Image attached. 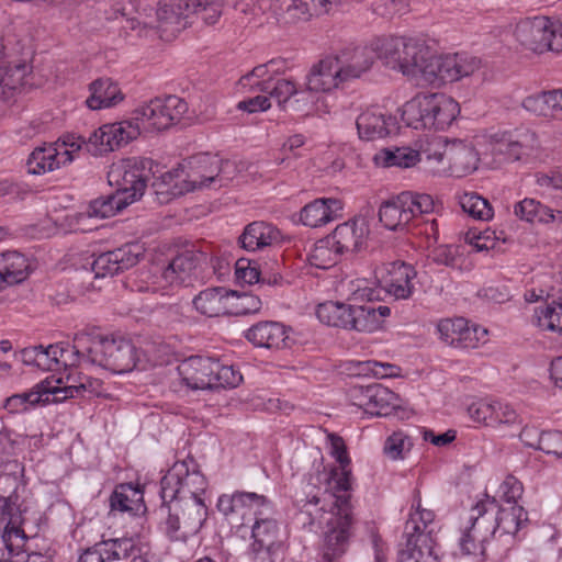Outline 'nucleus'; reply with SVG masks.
Here are the masks:
<instances>
[{
	"label": "nucleus",
	"instance_id": "obj_2",
	"mask_svg": "<svg viewBox=\"0 0 562 562\" xmlns=\"http://www.w3.org/2000/svg\"><path fill=\"white\" fill-rule=\"evenodd\" d=\"M375 44L379 58L387 67L434 87L469 77L481 67V60L474 56L435 55L423 41L412 37L376 38Z\"/></svg>",
	"mask_w": 562,
	"mask_h": 562
},
{
	"label": "nucleus",
	"instance_id": "obj_41",
	"mask_svg": "<svg viewBox=\"0 0 562 562\" xmlns=\"http://www.w3.org/2000/svg\"><path fill=\"white\" fill-rule=\"evenodd\" d=\"M430 94H417L407 101L402 108L403 122L415 130L428 128L430 117Z\"/></svg>",
	"mask_w": 562,
	"mask_h": 562
},
{
	"label": "nucleus",
	"instance_id": "obj_19",
	"mask_svg": "<svg viewBox=\"0 0 562 562\" xmlns=\"http://www.w3.org/2000/svg\"><path fill=\"white\" fill-rule=\"evenodd\" d=\"M540 148L536 132L524 128L514 133L499 135L494 145V151L505 156L506 160L516 161L522 156L530 155Z\"/></svg>",
	"mask_w": 562,
	"mask_h": 562
},
{
	"label": "nucleus",
	"instance_id": "obj_54",
	"mask_svg": "<svg viewBox=\"0 0 562 562\" xmlns=\"http://www.w3.org/2000/svg\"><path fill=\"white\" fill-rule=\"evenodd\" d=\"M105 218V199L98 198L90 202L87 210L76 215V231L89 232L98 228L99 225H92L90 221H102Z\"/></svg>",
	"mask_w": 562,
	"mask_h": 562
},
{
	"label": "nucleus",
	"instance_id": "obj_4",
	"mask_svg": "<svg viewBox=\"0 0 562 562\" xmlns=\"http://www.w3.org/2000/svg\"><path fill=\"white\" fill-rule=\"evenodd\" d=\"M23 474L24 467L18 460H10L0 465V530L2 542L12 555H20L26 541L22 529L24 519L16 507V491Z\"/></svg>",
	"mask_w": 562,
	"mask_h": 562
},
{
	"label": "nucleus",
	"instance_id": "obj_29",
	"mask_svg": "<svg viewBox=\"0 0 562 562\" xmlns=\"http://www.w3.org/2000/svg\"><path fill=\"white\" fill-rule=\"evenodd\" d=\"M110 514L119 512L131 516L144 513V491L138 484L121 483L115 486L110 496Z\"/></svg>",
	"mask_w": 562,
	"mask_h": 562
},
{
	"label": "nucleus",
	"instance_id": "obj_7",
	"mask_svg": "<svg viewBox=\"0 0 562 562\" xmlns=\"http://www.w3.org/2000/svg\"><path fill=\"white\" fill-rule=\"evenodd\" d=\"M207 482L198 469L195 461L188 458L177 461L160 481V497L162 503L191 499L204 501Z\"/></svg>",
	"mask_w": 562,
	"mask_h": 562
},
{
	"label": "nucleus",
	"instance_id": "obj_1",
	"mask_svg": "<svg viewBox=\"0 0 562 562\" xmlns=\"http://www.w3.org/2000/svg\"><path fill=\"white\" fill-rule=\"evenodd\" d=\"M330 454L339 463L330 472L316 469L315 477L311 475V484H324L323 496L313 495L303 505L300 519L304 527L313 530L317 522L322 529L318 546V562H336L341 559L350 547L355 536L357 519L351 504V470L350 459L341 437L334 434L327 436Z\"/></svg>",
	"mask_w": 562,
	"mask_h": 562
},
{
	"label": "nucleus",
	"instance_id": "obj_26",
	"mask_svg": "<svg viewBox=\"0 0 562 562\" xmlns=\"http://www.w3.org/2000/svg\"><path fill=\"white\" fill-rule=\"evenodd\" d=\"M521 106L548 121L562 120V88L530 94L521 101Z\"/></svg>",
	"mask_w": 562,
	"mask_h": 562
},
{
	"label": "nucleus",
	"instance_id": "obj_23",
	"mask_svg": "<svg viewBox=\"0 0 562 562\" xmlns=\"http://www.w3.org/2000/svg\"><path fill=\"white\" fill-rule=\"evenodd\" d=\"M417 272L413 266L405 262H391L386 276L382 278V289L395 300H407L414 292V279Z\"/></svg>",
	"mask_w": 562,
	"mask_h": 562
},
{
	"label": "nucleus",
	"instance_id": "obj_18",
	"mask_svg": "<svg viewBox=\"0 0 562 562\" xmlns=\"http://www.w3.org/2000/svg\"><path fill=\"white\" fill-rule=\"evenodd\" d=\"M356 405L372 416H386L398 405L397 395L382 384H370L353 389Z\"/></svg>",
	"mask_w": 562,
	"mask_h": 562
},
{
	"label": "nucleus",
	"instance_id": "obj_55",
	"mask_svg": "<svg viewBox=\"0 0 562 562\" xmlns=\"http://www.w3.org/2000/svg\"><path fill=\"white\" fill-rule=\"evenodd\" d=\"M138 261V256L133 254L130 246H123L115 250H108V274H115Z\"/></svg>",
	"mask_w": 562,
	"mask_h": 562
},
{
	"label": "nucleus",
	"instance_id": "obj_10",
	"mask_svg": "<svg viewBox=\"0 0 562 562\" xmlns=\"http://www.w3.org/2000/svg\"><path fill=\"white\" fill-rule=\"evenodd\" d=\"M496 508L495 498L487 497L470 509L468 524L460 538V548L464 554L481 552L482 544L497 533Z\"/></svg>",
	"mask_w": 562,
	"mask_h": 562
},
{
	"label": "nucleus",
	"instance_id": "obj_62",
	"mask_svg": "<svg viewBox=\"0 0 562 562\" xmlns=\"http://www.w3.org/2000/svg\"><path fill=\"white\" fill-rule=\"evenodd\" d=\"M404 195L411 201L412 220L417 215L429 214L435 209V202L431 195L425 193L404 192Z\"/></svg>",
	"mask_w": 562,
	"mask_h": 562
},
{
	"label": "nucleus",
	"instance_id": "obj_16",
	"mask_svg": "<svg viewBox=\"0 0 562 562\" xmlns=\"http://www.w3.org/2000/svg\"><path fill=\"white\" fill-rule=\"evenodd\" d=\"M206 4L207 0H161L156 10L157 27L162 31H180Z\"/></svg>",
	"mask_w": 562,
	"mask_h": 562
},
{
	"label": "nucleus",
	"instance_id": "obj_17",
	"mask_svg": "<svg viewBox=\"0 0 562 562\" xmlns=\"http://www.w3.org/2000/svg\"><path fill=\"white\" fill-rule=\"evenodd\" d=\"M345 83L359 79L369 71L378 56L375 40L370 45L347 47L334 55Z\"/></svg>",
	"mask_w": 562,
	"mask_h": 562
},
{
	"label": "nucleus",
	"instance_id": "obj_50",
	"mask_svg": "<svg viewBox=\"0 0 562 562\" xmlns=\"http://www.w3.org/2000/svg\"><path fill=\"white\" fill-rule=\"evenodd\" d=\"M261 300L250 293L228 291L227 315H248L260 311Z\"/></svg>",
	"mask_w": 562,
	"mask_h": 562
},
{
	"label": "nucleus",
	"instance_id": "obj_6",
	"mask_svg": "<svg viewBox=\"0 0 562 562\" xmlns=\"http://www.w3.org/2000/svg\"><path fill=\"white\" fill-rule=\"evenodd\" d=\"M4 64L0 68V115L15 102L31 74L32 49L27 38L7 33L1 44Z\"/></svg>",
	"mask_w": 562,
	"mask_h": 562
},
{
	"label": "nucleus",
	"instance_id": "obj_32",
	"mask_svg": "<svg viewBox=\"0 0 562 562\" xmlns=\"http://www.w3.org/2000/svg\"><path fill=\"white\" fill-rule=\"evenodd\" d=\"M368 228L363 221H349L338 225L328 236L331 245L340 254L358 251L363 245Z\"/></svg>",
	"mask_w": 562,
	"mask_h": 562
},
{
	"label": "nucleus",
	"instance_id": "obj_46",
	"mask_svg": "<svg viewBox=\"0 0 562 562\" xmlns=\"http://www.w3.org/2000/svg\"><path fill=\"white\" fill-rule=\"evenodd\" d=\"M351 305L338 301H327L316 308L317 318L328 325L349 329Z\"/></svg>",
	"mask_w": 562,
	"mask_h": 562
},
{
	"label": "nucleus",
	"instance_id": "obj_3",
	"mask_svg": "<svg viewBox=\"0 0 562 562\" xmlns=\"http://www.w3.org/2000/svg\"><path fill=\"white\" fill-rule=\"evenodd\" d=\"M235 164L222 161L217 156L199 154L190 157L179 168L162 175V182L178 193L196 189H218L234 179Z\"/></svg>",
	"mask_w": 562,
	"mask_h": 562
},
{
	"label": "nucleus",
	"instance_id": "obj_25",
	"mask_svg": "<svg viewBox=\"0 0 562 562\" xmlns=\"http://www.w3.org/2000/svg\"><path fill=\"white\" fill-rule=\"evenodd\" d=\"M356 126L361 139L374 140L384 138L394 130L395 119L379 108H370L358 115Z\"/></svg>",
	"mask_w": 562,
	"mask_h": 562
},
{
	"label": "nucleus",
	"instance_id": "obj_8",
	"mask_svg": "<svg viewBox=\"0 0 562 562\" xmlns=\"http://www.w3.org/2000/svg\"><path fill=\"white\" fill-rule=\"evenodd\" d=\"M513 35L525 48L542 54L562 52V21L547 15L526 16L515 24Z\"/></svg>",
	"mask_w": 562,
	"mask_h": 562
},
{
	"label": "nucleus",
	"instance_id": "obj_45",
	"mask_svg": "<svg viewBox=\"0 0 562 562\" xmlns=\"http://www.w3.org/2000/svg\"><path fill=\"white\" fill-rule=\"evenodd\" d=\"M0 274L8 284L23 281L29 274L27 259L18 251L0 254Z\"/></svg>",
	"mask_w": 562,
	"mask_h": 562
},
{
	"label": "nucleus",
	"instance_id": "obj_31",
	"mask_svg": "<svg viewBox=\"0 0 562 562\" xmlns=\"http://www.w3.org/2000/svg\"><path fill=\"white\" fill-rule=\"evenodd\" d=\"M434 518V512L420 509V505H417L416 512L411 514V517L405 525L406 550H402L400 552L398 562L401 561L402 555L415 553L416 551L425 555L428 553L432 554L430 550L427 552L422 550V548L418 547V543L427 540L428 535H426L424 530L432 522Z\"/></svg>",
	"mask_w": 562,
	"mask_h": 562
},
{
	"label": "nucleus",
	"instance_id": "obj_38",
	"mask_svg": "<svg viewBox=\"0 0 562 562\" xmlns=\"http://www.w3.org/2000/svg\"><path fill=\"white\" fill-rule=\"evenodd\" d=\"M428 109L430 110L428 130H445L460 112L459 104L443 93H431Z\"/></svg>",
	"mask_w": 562,
	"mask_h": 562
},
{
	"label": "nucleus",
	"instance_id": "obj_27",
	"mask_svg": "<svg viewBox=\"0 0 562 562\" xmlns=\"http://www.w3.org/2000/svg\"><path fill=\"white\" fill-rule=\"evenodd\" d=\"M334 56H327L314 65L306 76L305 86L316 92H329L345 85Z\"/></svg>",
	"mask_w": 562,
	"mask_h": 562
},
{
	"label": "nucleus",
	"instance_id": "obj_39",
	"mask_svg": "<svg viewBox=\"0 0 562 562\" xmlns=\"http://www.w3.org/2000/svg\"><path fill=\"white\" fill-rule=\"evenodd\" d=\"M193 305L199 313L207 317L226 315L228 290L221 286L205 289L193 299Z\"/></svg>",
	"mask_w": 562,
	"mask_h": 562
},
{
	"label": "nucleus",
	"instance_id": "obj_56",
	"mask_svg": "<svg viewBox=\"0 0 562 562\" xmlns=\"http://www.w3.org/2000/svg\"><path fill=\"white\" fill-rule=\"evenodd\" d=\"M263 92L268 93L269 98L274 99L279 106L286 108L290 106V102L297 92V87L290 79L277 78L272 81L270 88Z\"/></svg>",
	"mask_w": 562,
	"mask_h": 562
},
{
	"label": "nucleus",
	"instance_id": "obj_12",
	"mask_svg": "<svg viewBox=\"0 0 562 562\" xmlns=\"http://www.w3.org/2000/svg\"><path fill=\"white\" fill-rule=\"evenodd\" d=\"M188 111L187 102L177 97L156 98L134 111V120L144 132H160L177 124Z\"/></svg>",
	"mask_w": 562,
	"mask_h": 562
},
{
	"label": "nucleus",
	"instance_id": "obj_11",
	"mask_svg": "<svg viewBox=\"0 0 562 562\" xmlns=\"http://www.w3.org/2000/svg\"><path fill=\"white\" fill-rule=\"evenodd\" d=\"M162 505L168 509L165 532L172 541H186L195 535L207 516L204 501L176 499L173 503H162Z\"/></svg>",
	"mask_w": 562,
	"mask_h": 562
},
{
	"label": "nucleus",
	"instance_id": "obj_24",
	"mask_svg": "<svg viewBox=\"0 0 562 562\" xmlns=\"http://www.w3.org/2000/svg\"><path fill=\"white\" fill-rule=\"evenodd\" d=\"M246 339L256 347L282 349L290 347L288 328L278 322H260L248 328Z\"/></svg>",
	"mask_w": 562,
	"mask_h": 562
},
{
	"label": "nucleus",
	"instance_id": "obj_52",
	"mask_svg": "<svg viewBox=\"0 0 562 562\" xmlns=\"http://www.w3.org/2000/svg\"><path fill=\"white\" fill-rule=\"evenodd\" d=\"M340 256V251H337V248L326 237L315 245L310 255V262L316 268L328 269L338 262Z\"/></svg>",
	"mask_w": 562,
	"mask_h": 562
},
{
	"label": "nucleus",
	"instance_id": "obj_15",
	"mask_svg": "<svg viewBox=\"0 0 562 562\" xmlns=\"http://www.w3.org/2000/svg\"><path fill=\"white\" fill-rule=\"evenodd\" d=\"M65 368L63 373L53 374L43 382H49L52 392H47L50 402H63L80 394L81 391H89L92 394L100 395L102 391V381L88 376H80L75 371Z\"/></svg>",
	"mask_w": 562,
	"mask_h": 562
},
{
	"label": "nucleus",
	"instance_id": "obj_43",
	"mask_svg": "<svg viewBox=\"0 0 562 562\" xmlns=\"http://www.w3.org/2000/svg\"><path fill=\"white\" fill-rule=\"evenodd\" d=\"M144 132L140 123L132 120H123L108 124V150L120 149L135 140Z\"/></svg>",
	"mask_w": 562,
	"mask_h": 562
},
{
	"label": "nucleus",
	"instance_id": "obj_36",
	"mask_svg": "<svg viewBox=\"0 0 562 562\" xmlns=\"http://www.w3.org/2000/svg\"><path fill=\"white\" fill-rule=\"evenodd\" d=\"M411 204L404 192L383 202L379 209L380 222L390 231L403 228L412 221Z\"/></svg>",
	"mask_w": 562,
	"mask_h": 562
},
{
	"label": "nucleus",
	"instance_id": "obj_61",
	"mask_svg": "<svg viewBox=\"0 0 562 562\" xmlns=\"http://www.w3.org/2000/svg\"><path fill=\"white\" fill-rule=\"evenodd\" d=\"M493 418L490 426H498L502 424L512 425L519 420V415L513 406L507 403L493 402Z\"/></svg>",
	"mask_w": 562,
	"mask_h": 562
},
{
	"label": "nucleus",
	"instance_id": "obj_34",
	"mask_svg": "<svg viewBox=\"0 0 562 562\" xmlns=\"http://www.w3.org/2000/svg\"><path fill=\"white\" fill-rule=\"evenodd\" d=\"M136 363V350L130 339L113 335L108 339V370L121 374L131 371Z\"/></svg>",
	"mask_w": 562,
	"mask_h": 562
},
{
	"label": "nucleus",
	"instance_id": "obj_53",
	"mask_svg": "<svg viewBox=\"0 0 562 562\" xmlns=\"http://www.w3.org/2000/svg\"><path fill=\"white\" fill-rule=\"evenodd\" d=\"M212 374V390L218 387H237L243 382L241 373L233 366H226L214 360Z\"/></svg>",
	"mask_w": 562,
	"mask_h": 562
},
{
	"label": "nucleus",
	"instance_id": "obj_64",
	"mask_svg": "<svg viewBox=\"0 0 562 562\" xmlns=\"http://www.w3.org/2000/svg\"><path fill=\"white\" fill-rule=\"evenodd\" d=\"M493 413V402L480 400L468 406V414L473 422L482 423L487 426L491 424Z\"/></svg>",
	"mask_w": 562,
	"mask_h": 562
},
{
	"label": "nucleus",
	"instance_id": "obj_59",
	"mask_svg": "<svg viewBox=\"0 0 562 562\" xmlns=\"http://www.w3.org/2000/svg\"><path fill=\"white\" fill-rule=\"evenodd\" d=\"M411 447L409 438L403 431H395L385 440L383 451L391 460H398L404 458V453L409 451Z\"/></svg>",
	"mask_w": 562,
	"mask_h": 562
},
{
	"label": "nucleus",
	"instance_id": "obj_5",
	"mask_svg": "<svg viewBox=\"0 0 562 562\" xmlns=\"http://www.w3.org/2000/svg\"><path fill=\"white\" fill-rule=\"evenodd\" d=\"M154 161L132 157L113 162L108 170V184L116 191L108 195V216L116 215L140 199L153 173Z\"/></svg>",
	"mask_w": 562,
	"mask_h": 562
},
{
	"label": "nucleus",
	"instance_id": "obj_14",
	"mask_svg": "<svg viewBox=\"0 0 562 562\" xmlns=\"http://www.w3.org/2000/svg\"><path fill=\"white\" fill-rule=\"evenodd\" d=\"M440 339L458 349H474L486 341L487 330L470 325L463 317L442 319L437 325Z\"/></svg>",
	"mask_w": 562,
	"mask_h": 562
},
{
	"label": "nucleus",
	"instance_id": "obj_60",
	"mask_svg": "<svg viewBox=\"0 0 562 562\" xmlns=\"http://www.w3.org/2000/svg\"><path fill=\"white\" fill-rule=\"evenodd\" d=\"M235 276L239 282L254 284L258 282H266V279H260V270L257 262L246 258H240L235 263Z\"/></svg>",
	"mask_w": 562,
	"mask_h": 562
},
{
	"label": "nucleus",
	"instance_id": "obj_28",
	"mask_svg": "<svg viewBox=\"0 0 562 562\" xmlns=\"http://www.w3.org/2000/svg\"><path fill=\"white\" fill-rule=\"evenodd\" d=\"M342 202L335 198H319L306 204L300 213V221L310 227L326 225L340 216Z\"/></svg>",
	"mask_w": 562,
	"mask_h": 562
},
{
	"label": "nucleus",
	"instance_id": "obj_44",
	"mask_svg": "<svg viewBox=\"0 0 562 562\" xmlns=\"http://www.w3.org/2000/svg\"><path fill=\"white\" fill-rule=\"evenodd\" d=\"M420 159L417 150L407 147L383 148L373 156V161L376 166L389 168H411L414 167Z\"/></svg>",
	"mask_w": 562,
	"mask_h": 562
},
{
	"label": "nucleus",
	"instance_id": "obj_47",
	"mask_svg": "<svg viewBox=\"0 0 562 562\" xmlns=\"http://www.w3.org/2000/svg\"><path fill=\"white\" fill-rule=\"evenodd\" d=\"M273 514L274 509L273 506H271L269 514L260 515L250 525H248L251 529V538L254 539L252 544L268 547L273 546L278 535V524L273 518Z\"/></svg>",
	"mask_w": 562,
	"mask_h": 562
},
{
	"label": "nucleus",
	"instance_id": "obj_20",
	"mask_svg": "<svg viewBox=\"0 0 562 562\" xmlns=\"http://www.w3.org/2000/svg\"><path fill=\"white\" fill-rule=\"evenodd\" d=\"M203 260V252L187 249L161 270L160 277L168 285L190 284L196 278V270Z\"/></svg>",
	"mask_w": 562,
	"mask_h": 562
},
{
	"label": "nucleus",
	"instance_id": "obj_35",
	"mask_svg": "<svg viewBox=\"0 0 562 562\" xmlns=\"http://www.w3.org/2000/svg\"><path fill=\"white\" fill-rule=\"evenodd\" d=\"M445 156L449 160V172L451 176L462 178L477 168L479 156L474 147L461 140L454 142Z\"/></svg>",
	"mask_w": 562,
	"mask_h": 562
},
{
	"label": "nucleus",
	"instance_id": "obj_9",
	"mask_svg": "<svg viewBox=\"0 0 562 562\" xmlns=\"http://www.w3.org/2000/svg\"><path fill=\"white\" fill-rule=\"evenodd\" d=\"M82 142L76 134H66L56 142L36 147L26 161L32 175H44L71 164L81 151Z\"/></svg>",
	"mask_w": 562,
	"mask_h": 562
},
{
	"label": "nucleus",
	"instance_id": "obj_49",
	"mask_svg": "<svg viewBox=\"0 0 562 562\" xmlns=\"http://www.w3.org/2000/svg\"><path fill=\"white\" fill-rule=\"evenodd\" d=\"M536 324L544 330L562 335V303L552 301L535 311Z\"/></svg>",
	"mask_w": 562,
	"mask_h": 562
},
{
	"label": "nucleus",
	"instance_id": "obj_21",
	"mask_svg": "<svg viewBox=\"0 0 562 562\" xmlns=\"http://www.w3.org/2000/svg\"><path fill=\"white\" fill-rule=\"evenodd\" d=\"M74 366L81 361L90 366L103 369L105 360V338L100 329L76 335L74 345L70 346Z\"/></svg>",
	"mask_w": 562,
	"mask_h": 562
},
{
	"label": "nucleus",
	"instance_id": "obj_57",
	"mask_svg": "<svg viewBox=\"0 0 562 562\" xmlns=\"http://www.w3.org/2000/svg\"><path fill=\"white\" fill-rule=\"evenodd\" d=\"M105 257L100 254L90 263V268L86 270L83 282L88 292H101L105 285Z\"/></svg>",
	"mask_w": 562,
	"mask_h": 562
},
{
	"label": "nucleus",
	"instance_id": "obj_37",
	"mask_svg": "<svg viewBox=\"0 0 562 562\" xmlns=\"http://www.w3.org/2000/svg\"><path fill=\"white\" fill-rule=\"evenodd\" d=\"M280 240V232L266 222L248 224L239 236L241 247L248 251L261 250Z\"/></svg>",
	"mask_w": 562,
	"mask_h": 562
},
{
	"label": "nucleus",
	"instance_id": "obj_13",
	"mask_svg": "<svg viewBox=\"0 0 562 562\" xmlns=\"http://www.w3.org/2000/svg\"><path fill=\"white\" fill-rule=\"evenodd\" d=\"M271 502L265 496L250 492H235L222 495L217 502L218 510L235 526L246 527L260 515L269 514Z\"/></svg>",
	"mask_w": 562,
	"mask_h": 562
},
{
	"label": "nucleus",
	"instance_id": "obj_30",
	"mask_svg": "<svg viewBox=\"0 0 562 562\" xmlns=\"http://www.w3.org/2000/svg\"><path fill=\"white\" fill-rule=\"evenodd\" d=\"M390 314L391 310L386 305H351L349 329L373 333L382 327Z\"/></svg>",
	"mask_w": 562,
	"mask_h": 562
},
{
	"label": "nucleus",
	"instance_id": "obj_22",
	"mask_svg": "<svg viewBox=\"0 0 562 562\" xmlns=\"http://www.w3.org/2000/svg\"><path fill=\"white\" fill-rule=\"evenodd\" d=\"M214 359L194 356L183 360L177 368L180 381L189 390H212Z\"/></svg>",
	"mask_w": 562,
	"mask_h": 562
},
{
	"label": "nucleus",
	"instance_id": "obj_40",
	"mask_svg": "<svg viewBox=\"0 0 562 562\" xmlns=\"http://www.w3.org/2000/svg\"><path fill=\"white\" fill-rule=\"evenodd\" d=\"M282 65V60L276 59L258 65L239 79V86L248 92H263L270 88L272 81L276 79L274 76L279 74L280 66Z\"/></svg>",
	"mask_w": 562,
	"mask_h": 562
},
{
	"label": "nucleus",
	"instance_id": "obj_63",
	"mask_svg": "<svg viewBox=\"0 0 562 562\" xmlns=\"http://www.w3.org/2000/svg\"><path fill=\"white\" fill-rule=\"evenodd\" d=\"M315 90H311L307 87L305 89H297V92L294 94L292 101L290 102V108L296 112H305L308 114L313 110H318L316 106L317 99L314 95Z\"/></svg>",
	"mask_w": 562,
	"mask_h": 562
},
{
	"label": "nucleus",
	"instance_id": "obj_58",
	"mask_svg": "<svg viewBox=\"0 0 562 562\" xmlns=\"http://www.w3.org/2000/svg\"><path fill=\"white\" fill-rule=\"evenodd\" d=\"M522 492V484L515 476L508 475L499 484L493 498H498L508 504V506L518 505L517 501L521 497Z\"/></svg>",
	"mask_w": 562,
	"mask_h": 562
},
{
	"label": "nucleus",
	"instance_id": "obj_51",
	"mask_svg": "<svg viewBox=\"0 0 562 562\" xmlns=\"http://www.w3.org/2000/svg\"><path fill=\"white\" fill-rule=\"evenodd\" d=\"M462 210L475 220L488 221L494 212L490 202L476 193H464L460 196Z\"/></svg>",
	"mask_w": 562,
	"mask_h": 562
},
{
	"label": "nucleus",
	"instance_id": "obj_33",
	"mask_svg": "<svg viewBox=\"0 0 562 562\" xmlns=\"http://www.w3.org/2000/svg\"><path fill=\"white\" fill-rule=\"evenodd\" d=\"M47 392H52L49 382H40L29 391L13 394L3 402V408L12 415L22 414L31 411L37 405H46L50 403Z\"/></svg>",
	"mask_w": 562,
	"mask_h": 562
},
{
	"label": "nucleus",
	"instance_id": "obj_42",
	"mask_svg": "<svg viewBox=\"0 0 562 562\" xmlns=\"http://www.w3.org/2000/svg\"><path fill=\"white\" fill-rule=\"evenodd\" d=\"M59 364L65 368L74 367L72 353L67 342H57L46 348L38 346L37 369L50 371Z\"/></svg>",
	"mask_w": 562,
	"mask_h": 562
},
{
	"label": "nucleus",
	"instance_id": "obj_48",
	"mask_svg": "<svg viewBox=\"0 0 562 562\" xmlns=\"http://www.w3.org/2000/svg\"><path fill=\"white\" fill-rule=\"evenodd\" d=\"M497 532L503 535H516L521 525L527 521V513L520 505H510L496 508Z\"/></svg>",
	"mask_w": 562,
	"mask_h": 562
}]
</instances>
